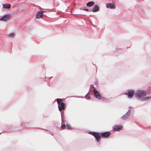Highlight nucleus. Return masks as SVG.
<instances>
[{
  "instance_id": "9",
  "label": "nucleus",
  "mask_w": 151,
  "mask_h": 151,
  "mask_svg": "<svg viewBox=\"0 0 151 151\" xmlns=\"http://www.w3.org/2000/svg\"><path fill=\"white\" fill-rule=\"evenodd\" d=\"M101 133L95 132V138L98 142H100L101 140V136L100 135Z\"/></svg>"
},
{
  "instance_id": "15",
  "label": "nucleus",
  "mask_w": 151,
  "mask_h": 151,
  "mask_svg": "<svg viewBox=\"0 0 151 151\" xmlns=\"http://www.w3.org/2000/svg\"><path fill=\"white\" fill-rule=\"evenodd\" d=\"M99 8L98 6L97 5H95V12H97L99 10Z\"/></svg>"
},
{
  "instance_id": "16",
  "label": "nucleus",
  "mask_w": 151,
  "mask_h": 151,
  "mask_svg": "<svg viewBox=\"0 0 151 151\" xmlns=\"http://www.w3.org/2000/svg\"><path fill=\"white\" fill-rule=\"evenodd\" d=\"M90 90L93 91V93L94 94V88L93 87V85L91 86Z\"/></svg>"
},
{
  "instance_id": "14",
  "label": "nucleus",
  "mask_w": 151,
  "mask_h": 151,
  "mask_svg": "<svg viewBox=\"0 0 151 151\" xmlns=\"http://www.w3.org/2000/svg\"><path fill=\"white\" fill-rule=\"evenodd\" d=\"M151 99V97H146L143 99H141V100L142 101H146L147 100H148L149 99Z\"/></svg>"
},
{
  "instance_id": "10",
  "label": "nucleus",
  "mask_w": 151,
  "mask_h": 151,
  "mask_svg": "<svg viewBox=\"0 0 151 151\" xmlns=\"http://www.w3.org/2000/svg\"><path fill=\"white\" fill-rule=\"evenodd\" d=\"M43 14V13L42 11H38L36 15V18L37 19L42 18Z\"/></svg>"
},
{
  "instance_id": "13",
  "label": "nucleus",
  "mask_w": 151,
  "mask_h": 151,
  "mask_svg": "<svg viewBox=\"0 0 151 151\" xmlns=\"http://www.w3.org/2000/svg\"><path fill=\"white\" fill-rule=\"evenodd\" d=\"M94 3V2L93 1L89 2L86 5L88 6L91 7L93 6Z\"/></svg>"
},
{
  "instance_id": "11",
  "label": "nucleus",
  "mask_w": 151,
  "mask_h": 151,
  "mask_svg": "<svg viewBox=\"0 0 151 151\" xmlns=\"http://www.w3.org/2000/svg\"><path fill=\"white\" fill-rule=\"evenodd\" d=\"M122 127L120 125H115L113 127V129L115 131L122 129Z\"/></svg>"
},
{
  "instance_id": "3",
  "label": "nucleus",
  "mask_w": 151,
  "mask_h": 151,
  "mask_svg": "<svg viewBox=\"0 0 151 151\" xmlns=\"http://www.w3.org/2000/svg\"><path fill=\"white\" fill-rule=\"evenodd\" d=\"M131 109H129L125 114L121 117V119L122 120L128 119L131 115Z\"/></svg>"
},
{
  "instance_id": "17",
  "label": "nucleus",
  "mask_w": 151,
  "mask_h": 151,
  "mask_svg": "<svg viewBox=\"0 0 151 151\" xmlns=\"http://www.w3.org/2000/svg\"><path fill=\"white\" fill-rule=\"evenodd\" d=\"M66 129H72V128L70 125L69 124H66Z\"/></svg>"
},
{
  "instance_id": "1",
  "label": "nucleus",
  "mask_w": 151,
  "mask_h": 151,
  "mask_svg": "<svg viewBox=\"0 0 151 151\" xmlns=\"http://www.w3.org/2000/svg\"><path fill=\"white\" fill-rule=\"evenodd\" d=\"M135 97L138 99L145 97L146 94L145 91L144 90H138L135 93Z\"/></svg>"
},
{
  "instance_id": "7",
  "label": "nucleus",
  "mask_w": 151,
  "mask_h": 151,
  "mask_svg": "<svg viewBox=\"0 0 151 151\" xmlns=\"http://www.w3.org/2000/svg\"><path fill=\"white\" fill-rule=\"evenodd\" d=\"M95 97H96L98 99H101V100L104 99V97L101 96L100 93L98 91L95 90Z\"/></svg>"
},
{
  "instance_id": "24",
  "label": "nucleus",
  "mask_w": 151,
  "mask_h": 151,
  "mask_svg": "<svg viewBox=\"0 0 151 151\" xmlns=\"http://www.w3.org/2000/svg\"><path fill=\"white\" fill-rule=\"evenodd\" d=\"M88 96V95H87V96L86 97Z\"/></svg>"
},
{
  "instance_id": "6",
  "label": "nucleus",
  "mask_w": 151,
  "mask_h": 151,
  "mask_svg": "<svg viewBox=\"0 0 151 151\" xmlns=\"http://www.w3.org/2000/svg\"><path fill=\"white\" fill-rule=\"evenodd\" d=\"M10 16V15L9 14L5 15L2 17L0 18V21H6L8 20Z\"/></svg>"
},
{
  "instance_id": "4",
  "label": "nucleus",
  "mask_w": 151,
  "mask_h": 151,
  "mask_svg": "<svg viewBox=\"0 0 151 151\" xmlns=\"http://www.w3.org/2000/svg\"><path fill=\"white\" fill-rule=\"evenodd\" d=\"M134 93V91L133 90H127V93H125V95L128 96L129 98H132Z\"/></svg>"
},
{
  "instance_id": "18",
  "label": "nucleus",
  "mask_w": 151,
  "mask_h": 151,
  "mask_svg": "<svg viewBox=\"0 0 151 151\" xmlns=\"http://www.w3.org/2000/svg\"><path fill=\"white\" fill-rule=\"evenodd\" d=\"M15 35L14 33H12L9 34V37H13Z\"/></svg>"
},
{
  "instance_id": "20",
  "label": "nucleus",
  "mask_w": 151,
  "mask_h": 151,
  "mask_svg": "<svg viewBox=\"0 0 151 151\" xmlns=\"http://www.w3.org/2000/svg\"><path fill=\"white\" fill-rule=\"evenodd\" d=\"M66 127L65 125V124H63V125H61V128H62L63 129H64Z\"/></svg>"
},
{
  "instance_id": "19",
  "label": "nucleus",
  "mask_w": 151,
  "mask_h": 151,
  "mask_svg": "<svg viewBox=\"0 0 151 151\" xmlns=\"http://www.w3.org/2000/svg\"><path fill=\"white\" fill-rule=\"evenodd\" d=\"M88 133L94 136V132H89Z\"/></svg>"
},
{
  "instance_id": "21",
  "label": "nucleus",
  "mask_w": 151,
  "mask_h": 151,
  "mask_svg": "<svg viewBox=\"0 0 151 151\" xmlns=\"http://www.w3.org/2000/svg\"><path fill=\"white\" fill-rule=\"evenodd\" d=\"M92 11L93 12H94V7L93 8Z\"/></svg>"
},
{
  "instance_id": "23",
  "label": "nucleus",
  "mask_w": 151,
  "mask_h": 151,
  "mask_svg": "<svg viewBox=\"0 0 151 151\" xmlns=\"http://www.w3.org/2000/svg\"><path fill=\"white\" fill-rule=\"evenodd\" d=\"M96 82H95V84H96Z\"/></svg>"
},
{
  "instance_id": "12",
  "label": "nucleus",
  "mask_w": 151,
  "mask_h": 151,
  "mask_svg": "<svg viewBox=\"0 0 151 151\" xmlns=\"http://www.w3.org/2000/svg\"><path fill=\"white\" fill-rule=\"evenodd\" d=\"M4 8L5 9H10L11 5L9 4H5L3 5Z\"/></svg>"
},
{
  "instance_id": "5",
  "label": "nucleus",
  "mask_w": 151,
  "mask_h": 151,
  "mask_svg": "<svg viewBox=\"0 0 151 151\" xmlns=\"http://www.w3.org/2000/svg\"><path fill=\"white\" fill-rule=\"evenodd\" d=\"M110 133L109 132H102L101 133V135L102 137L107 138L109 137L110 136Z\"/></svg>"
},
{
  "instance_id": "8",
  "label": "nucleus",
  "mask_w": 151,
  "mask_h": 151,
  "mask_svg": "<svg viewBox=\"0 0 151 151\" xmlns=\"http://www.w3.org/2000/svg\"><path fill=\"white\" fill-rule=\"evenodd\" d=\"M106 7L107 8L110 9H114L116 8V6L115 4L112 3H107L106 5Z\"/></svg>"
},
{
  "instance_id": "22",
  "label": "nucleus",
  "mask_w": 151,
  "mask_h": 151,
  "mask_svg": "<svg viewBox=\"0 0 151 151\" xmlns=\"http://www.w3.org/2000/svg\"><path fill=\"white\" fill-rule=\"evenodd\" d=\"M83 10H85V11H88V9H83Z\"/></svg>"
},
{
  "instance_id": "2",
  "label": "nucleus",
  "mask_w": 151,
  "mask_h": 151,
  "mask_svg": "<svg viewBox=\"0 0 151 151\" xmlns=\"http://www.w3.org/2000/svg\"><path fill=\"white\" fill-rule=\"evenodd\" d=\"M57 101L58 104V107L59 110L61 111L64 110L65 107V104L62 102V99H57Z\"/></svg>"
}]
</instances>
